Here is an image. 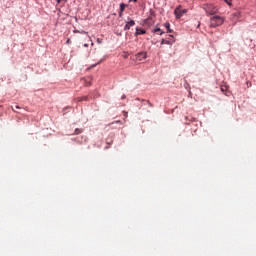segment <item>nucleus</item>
I'll list each match as a JSON object with an SVG mask.
<instances>
[{"label":"nucleus","instance_id":"obj_1","mask_svg":"<svg viewBox=\"0 0 256 256\" xmlns=\"http://www.w3.org/2000/svg\"><path fill=\"white\" fill-rule=\"evenodd\" d=\"M223 23H225V19L221 16H213L210 18V27H220Z\"/></svg>","mask_w":256,"mask_h":256},{"label":"nucleus","instance_id":"obj_2","mask_svg":"<svg viewBox=\"0 0 256 256\" xmlns=\"http://www.w3.org/2000/svg\"><path fill=\"white\" fill-rule=\"evenodd\" d=\"M202 9L205 10L207 15H215L219 11V9H217V6L213 4H203Z\"/></svg>","mask_w":256,"mask_h":256},{"label":"nucleus","instance_id":"obj_3","mask_svg":"<svg viewBox=\"0 0 256 256\" xmlns=\"http://www.w3.org/2000/svg\"><path fill=\"white\" fill-rule=\"evenodd\" d=\"M188 13L187 9H182V6L179 5L178 7L175 8L174 10V15L176 19H181L182 16Z\"/></svg>","mask_w":256,"mask_h":256},{"label":"nucleus","instance_id":"obj_4","mask_svg":"<svg viewBox=\"0 0 256 256\" xmlns=\"http://www.w3.org/2000/svg\"><path fill=\"white\" fill-rule=\"evenodd\" d=\"M175 43V37L173 35H170V38L167 39H162L161 40V45H173Z\"/></svg>","mask_w":256,"mask_h":256},{"label":"nucleus","instance_id":"obj_5","mask_svg":"<svg viewBox=\"0 0 256 256\" xmlns=\"http://www.w3.org/2000/svg\"><path fill=\"white\" fill-rule=\"evenodd\" d=\"M131 27H135V20H131L130 18H128V21L126 22V24L124 26V31H129V29H131Z\"/></svg>","mask_w":256,"mask_h":256},{"label":"nucleus","instance_id":"obj_6","mask_svg":"<svg viewBox=\"0 0 256 256\" xmlns=\"http://www.w3.org/2000/svg\"><path fill=\"white\" fill-rule=\"evenodd\" d=\"M144 59H147V52H140L135 55L136 61H144Z\"/></svg>","mask_w":256,"mask_h":256},{"label":"nucleus","instance_id":"obj_7","mask_svg":"<svg viewBox=\"0 0 256 256\" xmlns=\"http://www.w3.org/2000/svg\"><path fill=\"white\" fill-rule=\"evenodd\" d=\"M135 35H145V30L136 28V33H135Z\"/></svg>","mask_w":256,"mask_h":256},{"label":"nucleus","instance_id":"obj_8","mask_svg":"<svg viewBox=\"0 0 256 256\" xmlns=\"http://www.w3.org/2000/svg\"><path fill=\"white\" fill-rule=\"evenodd\" d=\"M153 33H157L158 35H163V33H165L164 31H162L160 28H155L153 30Z\"/></svg>","mask_w":256,"mask_h":256},{"label":"nucleus","instance_id":"obj_9","mask_svg":"<svg viewBox=\"0 0 256 256\" xmlns=\"http://www.w3.org/2000/svg\"><path fill=\"white\" fill-rule=\"evenodd\" d=\"M165 28L167 29L168 33H173V30L171 29V24L165 23Z\"/></svg>","mask_w":256,"mask_h":256},{"label":"nucleus","instance_id":"obj_10","mask_svg":"<svg viewBox=\"0 0 256 256\" xmlns=\"http://www.w3.org/2000/svg\"><path fill=\"white\" fill-rule=\"evenodd\" d=\"M83 133V129L76 128L74 131V135H81Z\"/></svg>","mask_w":256,"mask_h":256},{"label":"nucleus","instance_id":"obj_11","mask_svg":"<svg viewBox=\"0 0 256 256\" xmlns=\"http://www.w3.org/2000/svg\"><path fill=\"white\" fill-rule=\"evenodd\" d=\"M58 5H65L67 3V0H56Z\"/></svg>","mask_w":256,"mask_h":256},{"label":"nucleus","instance_id":"obj_12","mask_svg":"<svg viewBox=\"0 0 256 256\" xmlns=\"http://www.w3.org/2000/svg\"><path fill=\"white\" fill-rule=\"evenodd\" d=\"M126 7H127V5H125L123 3L120 4V11H121V13H123V11H125Z\"/></svg>","mask_w":256,"mask_h":256},{"label":"nucleus","instance_id":"obj_13","mask_svg":"<svg viewBox=\"0 0 256 256\" xmlns=\"http://www.w3.org/2000/svg\"><path fill=\"white\" fill-rule=\"evenodd\" d=\"M231 1L232 0H225V3H227V5H231Z\"/></svg>","mask_w":256,"mask_h":256},{"label":"nucleus","instance_id":"obj_14","mask_svg":"<svg viewBox=\"0 0 256 256\" xmlns=\"http://www.w3.org/2000/svg\"><path fill=\"white\" fill-rule=\"evenodd\" d=\"M66 44H67V45H71V39H68V40L66 41Z\"/></svg>","mask_w":256,"mask_h":256},{"label":"nucleus","instance_id":"obj_15","mask_svg":"<svg viewBox=\"0 0 256 256\" xmlns=\"http://www.w3.org/2000/svg\"><path fill=\"white\" fill-rule=\"evenodd\" d=\"M146 103L149 105V107H153V104H151L150 101H146Z\"/></svg>","mask_w":256,"mask_h":256},{"label":"nucleus","instance_id":"obj_16","mask_svg":"<svg viewBox=\"0 0 256 256\" xmlns=\"http://www.w3.org/2000/svg\"><path fill=\"white\" fill-rule=\"evenodd\" d=\"M119 17H123V12H119Z\"/></svg>","mask_w":256,"mask_h":256},{"label":"nucleus","instance_id":"obj_17","mask_svg":"<svg viewBox=\"0 0 256 256\" xmlns=\"http://www.w3.org/2000/svg\"><path fill=\"white\" fill-rule=\"evenodd\" d=\"M126 97H127V96H126L125 94L122 95V99H126Z\"/></svg>","mask_w":256,"mask_h":256},{"label":"nucleus","instance_id":"obj_18","mask_svg":"<svg viewBox=\"0 0 256 256\" xmlns=\"http://www.w3.org/2000/svg\"><path fill=\"white\" fill-rule=\"evenodd\" d=\"M74 33H80L79 30H74Z\"/></svg>","mask_w":256,"mask_h":256},{"label":"nucleus","instance_id":"obj_19","mask_svg":"<svg viewBox=\"0 0 256 256\" xmlns=\"http://www.w3.org/2000/svg\"><path fill=\"white\" fill-rule=\"evenodd\" d=\"M15 109H21V107H19V106H15Z\"/></svg>","mask_w":256,"mask_h":256},{"label":"nucleus","instance_id":"obj_20","mask_svg":"<svg viewBox=\"0 0 256 256\" xmlns=\"http://www.w3.org/2000/svg\"><path fill=\"white\" fill-rule=\"evenodd\" d=\"M84 47H89V44H84Z\"/></svg>","mask_w":256,"mask_h":256},{"label":"nucleus","instance_id":"obj_21","mask_svg":"<svg viewBox=\"0 0 256 256\" xmlns=\"http://www.w3.org/2000/svg\"><path fill=\"white\" fill-rule=\"evenodd\" d=\"M133 1H134V3H137L138 0H133Z\"/></svg>","mask_w":256,"mask_h":256},{"label":"nucleus","instance_id":"obj_22","mask_svg":"<svg viewBox=\"0 0 256 256\" xmlns=\"http://www.w3.org/2000/svg\"><path fill=\"white\" fill-rule=\"evenodd\" d=\"M80 33H84V34H85V33H87V32H85V31H82V32H80Z\"/></svg>","mask_w":256,"mask_h":256},{"label":"nucleus","instance_id":"obj_23","mask_svg":"<svg viewBox=\"0 0 256 256\" xmlns=\"http://www.w3.org/2000/svg\"><path fill=\"white\" fill-rule=\"evenodd\" d=\"M221 91H223V92H224V91H225V89L221 88Z\"/></svg>","mask_w":256,"mask_h":256},{"label":"nucleus","instance_id":"obj_24","mask_svg":"<svg viewBox=\"0 0 256 256\" xmlns=\"http://www.w3.org/2000/svg\"><path fill=\"white\" fill-rule=\"evenodd\" d=\"M12 109H13V111H15V108L12 107Z\"/></svg>","mask_w":256,"mask_h":256}]
</instances>
